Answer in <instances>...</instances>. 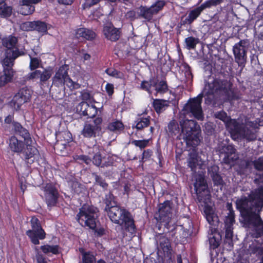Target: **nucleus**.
<instances>
[{"instance_id":"63","label":"nucleus","mask_w":263,"mask_h":263,"mask_svg":"<svg viewBox=\"0 0 263 263\" xmlns=\"http://www.w3.org/2000/svg\"><path fill=\"white\" fill-rule=\"evenodd\" d=\"M41 0H20V3H28L30 5L35 4L40 2Z\"/></svg>"},{"instance_id":"49","label":"nucleus","mask_w":263,"mask_h":263,"mask_svg":"<svg viewBox=\"0 0 263 263\" xmlns=\"http://www.w3.org/2000/svg\"><path fill=\"white\" fill-rule=\"evenodd\" d=\"M234 212L231 210H230V213L229 215L226 217L225 223L227 226L232 227L233 223L234 222Z\"/></svg>"},{"instance_id":"4","label":"nucleus","mask_w":263,"mask_h":263,"mask_svg":"<svg viewBox=\"0 0 263 263\" xmlns=\"http://www.w3.org/2000/svg\"><path fill=\"white\" fill-rule=\"evenodd\" d=\"M181 133L180 136L188 145L195 147L200 143L199 126L192 120H184L180 121Z\"/></svg>"},{"instance_id":"21","label":"nucleus","mask_w":263,"mask_h":263,"mask_svg":"<svg viewBox=\"0 0 263 263\" xmlns=\"http://www.w3.org/2000/svg\"><path fill=\"white\" fill-rule=\"evenodd\" d=\"M222 1L223 0H209L202 4L200 7L192 10L189 16H198L204 9L217 6L221 3Z\"/></svg>"},{"instance_id":"30","label":"nucleus","mask_w":263,"mask_h":263,"mask_svg":"<svg viewBox=\"0 0 263 263\" xmlns=\"http://www.w3.org/2000/svg\"><path fill=\"white\" fill-rule=\"evenodd\" d=\"M13 76V71L12 68L3 69V74L0 76V86H3L10 82Z\"/></svg>"},{"instance_id":"53","label":"nucleus","mask_w":263,"mask_h":263,"mask_svg":"<svg viewBox=\"0 0 263 263\" xmlns=\"http://www.w3.org/2000/svg\"><path fill=\"white\" fill-rule=\"evenodd\" d=\"M101 0H85V3L83 5L84 9L89 8L95 5L98 4Z\"/></svg>"},{"instance_id":"46","label":"nucleus","mask_w":263,"mask_h":263,"mask_svg":"<svg viewBox=\"0 0 263 263\" xmlns=\"http://www.w3.org/2000/svg\"><path fill=\"white\" fill-rule=\"evenodd\" d=\"M233 237L232 228L230 226H227L226 230V238L227 239L228 243L230 247H232V238Z\"/></svg>"},{"instance_id":"47","label":"nucleus","mask_w":263,"mask_h":263,"mask_svg":"<svg viewBox=\"0 0 263 263\" xmlns=\"http://www.w3.org/2000/svg\"><path fill=\"white\" fill-rule=\"evenodd\" d=\"M41 64V60L36 58L30 57V62L29 65L30 69L32 70L39 67Z\"/></svg>"},{"instance_id":"9","label":"nucleus","mask_w":263,"mask_h":263,"mask_svg":"<svg viewBox=\"0 0 263 263\" xmlns=\"http://www.w3.org/2000/svg\"><path fill=\"white\" fill-rule=\"evenodd\" d=\"M31 224L32 229L28 230L26 234L33 244L39 245L40 243L39 239H44L45 238L46 233L36 217H32Z\"/></svg>"},{"instance_id":"3","label":"nucleus","mask_w":263,"mask_h":263,"mask_svg":"<svg viewBox=\"0 0 263 263\" xmlns=\"http://www.w3.org/2000/svg\"><path fill=\"white\" fill-rule=\"evenodd\" d=\"M255 200H256L252 197V193H251L248 198L246 197L241 198L237 200L236 203L237 206L245 212L248 216L250 217L254 216V226L255 227H260L259 231V236H261L263 234V221L256 213H259L261 211L263 205L260 208H258L255 203Z\"/></svg>"},{"instance_id":"23","label":"nucleus","mask_w":263,"mask_h":263,"mask_svg":"<svg viewBox=\"0 0 263 263\" xmlns=\"http://www.w3.org/2000/svg\"><path fill=\"white\" fill-rule=\"evenodd\" d=\"M24 139V136H22ZM25 142L18 139L15 137H12L10 139L9 146L11 151L15 153H22L25 148Z\"/></svg>"},{"instance_id":"27","label":"nucleus","mask_w":263,"mask_h":263,"mask_svg":"<svg viewBox=\"0 0 263 263\" xmlns=\"http://www.w3.org/2000/svg\"><path fill=\"white\" fill-rule=\"evenodd\" d=\"M93 149V151L96 149V151H97V147L94 146ZM92 163L97 166H101V167L107 166L110 165V162L104 161V157L102 156L101 152L100 151L96 152L95 154L92 158Z\"/></svg>"},{"instance_id":"1","label":"nucleus","mask_w":263,"mask_h":263,"mask_svg":"<svg viewBox=\"0 0 263 263\" xmlns=\"http://www.w3.org/2000/svg\"><path fill=\"white\" fill-rule=\"evenodd\" d=\"M214 117L225 123L233 139H246L249 141L255 139L256 136L254 133L248 128V126H252V122H247L245 124L240 123L239 121L231 119L223 111L215 112Z\"/></svg>"},{"instance_id":"36","label":"nucleus","mask_w":263,"mask_h":263,"mask_svg":"<svg viewBox=\"0 0 263 263\" xmlns=\"http://www.w3.org/2000/svg\"><path fill=\"white\" fill-rule=\"evenodd\" d=\"M41 249L45 254H49L50 253L53 254H57L59 253V246L58 245L50 246L46 245L42 246Z\"/></svg>"},{"instance_id":"59","label":"nucleus","mask_w":263,"mask_h":263,"mask_svg":"<svg viewBox=\"0 0 263 263\" xmlns=\"http://www.w3.org/2000/svg\"><path fill=\"white\" fill-rule=\"evenodd\" d=\"M61 135L63 137V138H64V140H65L66 141L68 142L69 141H71V134L68 132H64L61 133Z\"/></svg>"},{"instance_id":"35","label":"nucleus","mask_w":263,"mask_h":263,"mask_svg":"<svg viewBox=\"0 0 263 263\" xmlns=\"http://www.w3.org/2000/svg\"><path fill=\"white\" fill-rule=\"evenodd\" d=\"M156 84V79L154 78L150 79L148 81H143L141 84V88L147 91L149 94L152 93L151 87Z\"/></svg>"},{"instance_id":"39","label":"nucleus","mask_w":263,"mask_h":263,"mask_svg":"<svg viewBox=\"0 0 263 263\" xmlns=\"http://www.w3.org/2000/svg\"><path fill=\"white\" fill-rule=\"evenodd\" d=\"M108 128L112 132L121 131L123 129L124 125L120 121H115L109 124Z\"/></svg>"},{"instance_id":"15","label":"nucleus","mask_w":263,"mask_h":263,"mask_svg":"<svg viewBox=\"0 0 263 263\" xmlns=\"http://www.w3.org/2000/svg\"><path fill=\"white\" fill-rule=\"evenodd\" d=\"M53 82L58 86H62L66 83H70L69 86L72 85L73 82L68 76L66 66H62L59 68L53 78Z\"/></svg>"},{"instance_id":"58","label":"nucleus","mask_w":263,"mask_h":263,"mask_svg":"<svg viewBox=\"0 0 263 263\" xmlns=\"http://www.w3.org/2000/svg\"><path fill=\"white\" fill-rule=\"evenodd\" d=\"M79 159L84 161L87 164H90L91 161L92 162V160L90 158L84 155H81L79 156Z\"/></svg>"},{"instance_id":"44","label":"nucleus","mask_w":263,"mask_h":263,"mask_svg":"<svg viewBox=\"0 0 263 263\" xmlns=\"http://www.w3.org/2000/svg\"><path fill=\"white\" fill-rule=\"evenodd\" d=\"M168 129L170 133L176 135L179 132V125L175 121H171L168 125Z\"/></svg>"},{"instance_id":"52","label":"nucleus","mask_w":263,"mask_h":263,"mask_svg":"<svg viewBox=\"0 0 263 263\" xmlns=\"http://www.w3.org/2000/svg\"><path fill=\"white\" fill-rule=\"evenodd\" d=\"M93 175L95 177L96 183L102 186L103 188H106L107 186V184L104 181V180L100 176L96 174Z\"/></svg>"},{"instance_id":"41","label":"nucleus","mask_w":263,"mask_h":263,"mask_svg":"<svg viewBox=\"0 0 263 263\" xmlns=\"http://www.w3.org/2000/svg\"><path fill=\"white\" fill-rule=\"evenodd\" d=\"M34 27L33 30H36L39 32H46L47 31V26L46 24L42 22L36 21L33 22Z\"/></svg>"},{"instance_id":"34","label":"nucleus","mask_w":263,"mask_h":263,"mask_svg":"<svg viewBox=\"0 0 263 263\" xmlns=\"http://www.w3.org/2000/svg\"><path fill=\"white\" fill-rule=\"evenodd\" d=\"M226 149L227 150V154L223 161L226 164H230L237 159L235 156H232V155L235 153V149L232 145H228L227 146Z\"/></svg>"},{"instance_id":"48","label":"nucleus","mask_w":263,"mask_h":263,"mask_svg":"<svg viewBox=\"0 0 263 263\" xmlns=\"http://www.w3.org/2000/svg\"><path fill=\"white\" fill-rule=\"evenodd\" d=\"M149 142V140H134L132 143L136 146L139 147L141 149L144 148L147 146Z\"/></svg>"},{"instance_id":"42","label":"nucleus","mask_w":263,"mask_h":263,"mask_svg":"<svg viewBox=\"0 0 263 263\" xmlns=\"http://www.w3.org/2000/svg\"><path fill=\"white\" fill-rule=\"evenodd\" d=\"M83 263H95L96 259L93 254L90 252H84L82 253Z\"/></svg>"},{"instance_id":"8","label":"nucleus","mask_w":263,"mask_h":263,"mask_svg":"<svg viewBox=\"0 0 263 263\" xmlns=\"http://www.w3.org/2000/svg\"><path fill=\"white\" fill-rule=\"evenodd\" d=\"M250 44L247 40H242L235 44L233 48V51L235 60L239 66L245 65L247 60V52Z\"/></svg>"},{"instance_id":"51","label":"nucleus","mask_w":263,"mask_h":263,"mask_svg":"<svg viewBox=\"0 0 263 263\" xmlns=\"http://www.w3.org/2000/svg\"><path fill=\"white\" fill-rule=\"evenodd\" d=\"M106 73L110 76L116 78L120 77V73L114 68H108L105 70Z\"/></svg>"},{"instance_id":"32","label":"nucleus","mask_w":263,"mask_h":263,"mask_svg":"<svg viewBox=\"0 0 263 263\" xmlns=\"http://www.w3.org/2000/svg\"><path fill=\"white\" fill-rule=\"evenodd\" d=\"M21 7L20 8V13L23 15H28L31 14L35 10L34 6L30 5L28 3H20Z\"/></svg>"},{"instance_id":"11","label":"nucleus","mask_w":263,"mask_h":263,"mask_svg":"<svg viewBox=\"0 0 263 263\" xmlns=\"http://www.w3.org/2000/svg\"><path fill=\"white\" fill-rule=\"evenodd\" d=\"M25 132L24 141L25 142L26 148L23 151L24 158L29 164L32 163L39 155L38 150L36 148L32 145V140L29 136L27 131Z\"/></svg>"},{"instance_id":"14","label":"nucleus","mask_w":263,"mask_h":263,"mask_svg":"<svg viewBox=\"0 0 263 263\" xmlns=\"http://www.w3.org/2000/svg\"><path fill=\"white\" fill-rule=\"evenodd\" d=\"M52 74V70L51 69H44L41 70H35L34 71L29 73L26 76V79L39 80L41 84L47 81Z\"/></svg>"},{"instance_id":"54","label":"nucleus","mask_w":263,"mask_h":263,"mask_svg":"<svg viewBox=\"0 0 263 263\" xmlns=\"http://www.w3.org/2000/svg\"><path fill=\"white\" fill-rule=\"evenodd\" d=\"M211 177L213 178V181L216 184H219L222 183V179L218 174L213 173L211 175Z\"/></svg>"},{"instance_id":"13","label":"nucleus","mask_w":263,"mask_h":263,"mask_svg":"<svg viewBox=\"0 0 263 263\" xmlns=\"http://www.w3.org/2000/svg\"><path fill=\"white\" fill-rule=\"evenodd\" d=\"M171 207L169 201H166L159 205L158 213L155 218L160 222H165L168 223L171 218Z\"/></svg>"},{"instance_id":"56","label":"nucleus","mask_w":263,"mask_h":263,"mask_svg":"<svg viewBox=\"0 0 263 263\" xmlns=\"http://www.w3.org/2000/svg\"><path fill=\"white\" fill-rule=\"evenodd\" d=\"M106 90L109 96H111L114 93V85L111 84L107 83L105 87Z\"/></svg>"},{"instance_id":"6","label":"nucleus","mask_w":263,"mask_h":263,"mask_svg":"<svg viewBox=\"0 0 263 263\" xmlns=\"http://www.w3.org/2000/svg\"><path fill=\"white\" fill-rule=\"evenodd\" d=\"M194 189L197 196V199L200 202L208 204L210 200V195L208 190V185L205 180L204 175L198 174L194 176Z\"/></svg>"},{"instance_id":"20","label":"nucleus","mask_w":263,"mask_h":263,"mask_svg":"<svg viewBox=\"0 0 263 263\" xmlns=\"http://www.w3.org/2000/svg\"><path fill=\"white\" fill-rule=\"evenodd\" d=\"M6 57L3 61V66L4 69L7 68H12L13 65L14 60L22 53L18 50H6Z\"/></svg>"},{"instance_id":"24","label":"nucleus","mask_w":263,"mask_h":263,"mask_svg":"<svg viewBox=\"0 0 263 263\" xmlns=\"http://www.w3.org/2000/svg\"><path fill=\"white\" fill-rule=\"evenodd\" d=\"M204 165V161H202L201 159L195 153H191L189 155V158L187 160V165L191 168L193 172L196 171L197 166L200 168H203Z\"/></svg>"},{"instance_id":"62","label":"nucleus","mask_w":263,"mask_h":263,"mask_svg":"<svg viewBox=\"0 0 263 263\" xmlns=\"http://www.w3.org/2000/svg\"><path fill=\"white\" fill-rule=\"evenodd\" d=\"M102 120L101 118H97L95 119L93 121V126H97L100 128V130H101V126L100 124L102 123Z\"/></svg>"},{"instance_id":"16","label":"nucleus","mask_w":263,"mask_h":263,"mask_svg":"<svg viewBox=\"0 0 263 263\" xmlns=\"http://www.w3.org/2000/svg\"><path fill=\"white\" fill-rule=\"evenodd\" d=\"M165 5V2L163 1H158L150 7L146 6H141L139 9L140 10V16H150L156 14L159 11L162 10Z\"/></svg>"},{"instance_id":"7","label":"nucleus","mask_w":263,"mask_h":263,"mask_svg":"<svg viewBox=\"0 0 263 263\" xmlns=\"http://www.w3.org/2000/svg\"><path fill=\"white\" fill-rule=\"evenodd\" d=\"M227 81L224 80L218 79L209 80L205 84L203 94L208 96L216 97L226 93L227 91Z\"/></svg>"},{"instance_id":"64","label":"nucleus","mask_w":263,"mask_h":263,"mask_svg":"<svg viewBox=\"0 0 263 263\" xmlns=\"http://www.w3.org/2000/svg\"><path fill=\"white\" fill-rule=\"evenodd\" d=\"M58 1L61 4L69 5L73 3V0H58Z\"/></svg>"},{"instance_id":"10","label":"nucleus","mask_w":263,"mask_h":263,"mask_svg":"<svg viewBox=\"0 0 263 263\" xmlns=\"http://www.w3.org/2000/svg\"><path fill=\"white\" fill-rule=\"evenodd\" d=\"M30 97L31 91L27 88H23L13 96L8 105L13 110H19L22 105L27 102Z\"/></svg>"},{"instance_id":"5","label":"nucleus","mask_w":263,"mask_h":263,"mask_svg":"<svg viewBox=\"0 0 263 263\" xmlns=\"http://www.w3.org/2000/svg\"><path fill=\"white\" fill-rule=\"evenodd\" d=\"M97 212L98 210L96 208L84 204L79 209L76 219L82 226L94 229L96 227V219L98 217Z\"/></svg>"},{"instance_id":"29","label":"nucleus","mask_w":263,"mask_h":263,"mask_svg":"<svg viewBox=\"0 0 263 263\" xmlns=\"http://www.w3.org/2000/svg\"><path fill=\"white\" fill-rule=\"evenodd\" d=\"M77 37H82L87 40H91L96 37L95 32L86 28H79L76 31Z\"/></svg>"},{"instance_id":"33","label":"nucleus","mask_w":263,"mask_h":263,"mask_svg":"<svg viewBox=\"0 0 263 263\" xmlns=\"http://www.w3.org/2000/svg\"><path fill=\"white\" fill-rule=\"evenodd\" d=\"M168 106L167 101L164 100L155 99L153 101V106L157 113H160L165 110Z\"/></svg>"},{"instance_id":"19","label":"nucleus","mask_w":263,"mask_h":263,"mask_svg":"<svg viewBox=\"0 0 263 263\" xmlns=\"http://www.w3.org/2000/svg\"><path fill=\"white\" fill-rule=\"evenodd\" d=\"M77 110L84 116L89 118L94 117L97 113V108L92 103L89 104L87 102H82L77 107Z\"/></svg>"},{"instance_id":"2","label":"nucleus","mask_w":263,"mask_h":263,"mask_svg":"<svg viewBox=\"0 0 263 263\" xmlns=\"http://www.w3.org/2000/svg\"><path fill=\"white\" fill-rule=\"evenodd\" d=\"M105 210L108 215L115 223L118 224L125 228L134 229V221L130 213L124 208L115 205L111 201H106Z\"/></svg>"},{"instance_id":"45","label":"nucleus","mask_w":263,"mask_h":263,"mask_svg":"<svg viewBox=\"0 0 263 263\" xmlns=\"http://www.w3.org/2000/svg\"><path fill=\"white\" fill-rule=\"evenodd\" d=\"M81 98L83 100V102H87L89 104L94 103L95 101L91 95L87 91H83L81 92Z\"/></svg>"},{"instance_id":"17","label":"nucleus","mask_w":263,"mask_h":263,"mask_svg":"<svg viewBox=\"0 0 263 263\" xmlns=\"http://www.w3.org/2000/svg\"><path fill=\"white\" fill-rule=\"evenodd\" d=\"M45 197L48 206H54L55 205L58 193L55 188L51 184H47L44 187Z\"/></svg>"},{"instance_id":"26","label":"nucleus","mask_w":263,"mask_h":263,"mask_svg":"<svg viewBox=\"0 0 263 263\" xmlns=\"http://www.w3.org/2000/svg\"><path fill=\"white\" fill-rule=\"evenodd\" d=\"M100 131V128L93 124H86L81 132L82 135L86 138L96 137L97 132Z\"/></svg>"},{"instance_id":"40","label":"nucleus","mask_w":263,"mask_h":263,"mask_svg":"<svg viewBox=\"0 0 263 263\" xmlns=\"http://www.w3.org/2000/svg\"><path fill=\"white\" fill-rule=\"evenodd\" d=\"M199 43V39L193 36H190L185 39V43L187 49H194Z\"/></svg>"},{"instance_id":"18","label":"nucleus","mask_w":263,"mask_h":263,"mask_svg":"<svg viewBox=\"0 0 263 263\" xmlns=\"http://www.w3.org/2000/svg\"><path fill=\"white\" fill-rule=\"evenodd\" d=\"M103 32L105 37L112 42L119 40L120 36L119 29L115 28L111 23H106L104 24Z\"/></svg>"},{"instance_id":"60","label":"nucleus","mask_w":263,"mask_h":263,"mask_svg":"<svg viewBox=\"0 0 263 263\" xmlns=\"http://www.w3.org/2000/svg\"><path fill=\"white\" fill-rule=\"evenodd\" d=\"M208 172L211 176L213 173L218 174V167L216 165H213L208 168Z\"/></svg>"},{"instance_id":"43","label":"nucleus","mask_w":263,"mask_h":263,"mask_svg":"<svg viewBox=\"0 0 263 263\" xmlns=\"http://www.w3.org/2000/svg\"><path fill=\"white\" fill-rule=\"evenodd\" d=\"M12 12V8L11 7L6 6V4L0 6V15L9 16L11 15Z\"/></svg>"},{"instance_id":"28","label":"nucleus","mask_w":263,"mask_h":263,"mask_svg":"<svg viewBox=\"0 0 263 263\" xmlns=\"http://www.w3.org/2000/svg\"><path fill=\"white\" fill-rule=\"evenodd\" d=\"M204 213L208 222L211 225H214L218 221V217L215 215L213 208L209 205H205Z\"/></svg>"},{"instance_id":"37","label":"nucleus","mask_w":263,"mask_h":263,"mask_svg":"<svg viewBox=\"0 0 263 263\" xmlns=\"http://www.w3.org/2000/svg\"><path fill=\"white\" fill-rule=\"evenodd\" d=\"M150 117L140 118L136 121L135 127L138 130L142 129L143 128L147 127L150 123Z\"/></svg>"},{"instance_id":"12","label":"nucleus","mask_w":263,"mask_h":263,"mask_svg":"<svg viewBox=\"0 0 263 263\" xmlns=\"http://www.w3.org/2000/svg\"><path fill=\"white\" fill-rule=\"evenodd\" d=\"M202 96L199 95L197 97L191 100L184 107L186 112L191 113L198 120L203 119V112L201 106Z\"/></svg>"},{"instance_id":"55","label":"nucleus","mask_w":263,"mask_h":263,"mask_svg":"<svg viewBox=\"0 0 263 263\" xmlns=\"http://www.w3.org/2000/svg\"><path fill=\"white\" fill-rule=\"evenodd\" d=\"M37 263H47L45 257L41 253L37 252L35 256Z\"/></svg>"},{"instance_id":"22","label":"nucleus","mask_w":263,"mask_h":263,"mask_svg":"<svg viewBox=\"0 0 263 263\" xmlns=\"http://www.w3.org/2000/svg\"><path fill=\"white\" fill-rule=\"evenodd\" d=\"M222 1L223 0H209L202 4L200 7L192 10L189 16H198L204 9L217 6L221 3Z\"/></svg>"},{"instance_id":"57","label":"nucleus","mask_w":263,"mask_h":263,"mask_svg":"<svg viewBox=\"0 0 263 263\" xmlns=\"http://www.w3.org/2000/svg\"><path fill=\"white\" fill-rule=\"evenodd\" d=\"M14 126H15V129L16 131H17V132H20V133H22V136H25L24 130H25V131H27V130L26 129H25L24 128H23L20 124L17 123H15Z\"/></svg>"},{"instance_id":"61","label":"nucleus","mask_w":263,"mask_h":263,"mask_svg":"<svg viewBox=\"0 0 263 263\" xmlns=\"http://www.w3.org/2000/svg\"><path fill=\"white\" fill-rule=\"evenodd\" d=\"M210 245L213 246V248H216L218 247L219 246V242L218 241H216L215 237H213L210 238L209 239Z\"/></svg>"},{"instance_id":"38","label":"nucleus","mask_w":263,"mask_h":263,"mask_svg":"<svg viewBox=\"0 0 263 263\" xmlns=\"http://www.w3.org/2000/svg\"><path fill=\"white\" fill-rule=\"evenodd\" d=\"M155 87V90L157 93H164L168 89L166 82L164 81H161L158 82V81L156 79V84L154 85Z\"/></svg>"},{"instance_id":"31","label":"nucleus","mask_w":263,"mask_h":263,"mask_svg":"<svg viewBox=\"0 0 263 263\" xmlns=\"http://www.w3.org/2000/svg\"><path fill=\"white\" fill-rule=\"evenodd\" d=\"M17 41V39L15 37L9 36L3 39V44L7 48V50H15L16 49L18 50L17 48L15 47Z\"/></svg>"},{"instance_id":"50","label":"nucleus","mask_w":263,"mask_h":263,"mask_svg":"<svg viewBox=\"0 0 263 263\" xmlns=\"http://www.w3.org/2000/svg\"><path fill=\"white\" fill-rule=\"evenodd\" d=\"M34 25L33 22H27L22 24L20 25V28L24 31H30L33 30Z\"/></svg>"},{"instance_id":"25","label":"nucleus","mask_w":263,"mask_h":263,"mask_svg":"<svg viewBox=\"0 0 263 263\" xmlns=\"http://www.w3.org/2000/svg\"><path fill=\"white\" fill-rule=\"evenodd\" d=\"M160 248L164 253L168 256L172 253V247L169 239L164 236L160 235L158 237Z\"/></svg>"}]
</instances>
